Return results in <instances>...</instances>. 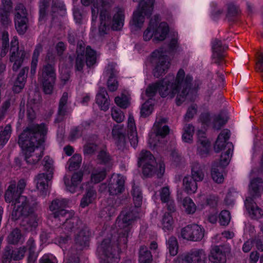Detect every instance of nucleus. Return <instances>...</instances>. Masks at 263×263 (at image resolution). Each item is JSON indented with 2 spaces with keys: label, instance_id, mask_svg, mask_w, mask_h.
Returning <instances> with one entry per match:
<instances>
[{
  "label": "nucleus",
  "instance_id": "1",
  "mask_svg": "<svg viewBox=\"0 0 263 263\" xmlns=\"http://www.w3.org/2000/svg\"><path fill=\"white\" fill-rule=\"evenodd\" d=\"M192 81V76L189 74L185 75L184 70L180 68L175 79L173 77V82L165 79L159 81L149 85L146 89L145 93L147 97H153L158 91L163 98L169 96L172 99L176 96V103L179 106L185 101L191 87L194 90H196L201 84L198 80H195L193 83Z\"/></svg>",
  "mask_w": 263,
  "mask_h": 263
},
{
  "label": "nucleus",
  "instance_id": "2",
  "mask_svg": "<svg viewBox=\"0 0 263 263\" xmlns=\"http://www.w3.org/2000/svg\"><path fill=\"white\" fill-rule=\"evenodd\" d=\"M129 232V227H126L119 234L117 237H115L112 240L105 238L102 241L98 248L99 251L102 254L100 263L118 262L119 253L127 248Z\"/></svg>",
  "mask_w": 263,
  "mask_h": 263
},
{
  "label": "nucleus",
  "instance_id": "3",
  "mask_svg": "<svg viewBox=\"0 0 263 263\" xmlns=\"http://www.w3.org/2000/svg\"><path fill=\"white\" fill-rule=\"evenodd\" d=\"M47 132L45 124L30 125L20 135L18 144L24 151L37 148L44 142Z\"/></svg>",
  "mask_w": 263,
  "mask_h": 263
},
{
  "label": "nucleus",
  "instance_id": "4",
  "mask_svg": "<svg viewBox=\"0 0 263 263\" xmlns=\"http://www.w3.org/2000/svg\"><path fill=\"white\" fill-rule=\"evenodd\" d=\"M138 167H142L143 175L150 177L156 174L158 178H161L165 172V165L163 161L157 163L152 153L148 151L142 150L138 158Z\"/></svg>",
  "mask_w": 263,
  "mask_h": 263
},
{
  "label": "nucleus",
  "instance_id": "5",
  "mask_svg": "<svg viewBox=\"0 0 263 263\" xmlns=\"http://www.w3.org/2000/svg\"><path fill=\"white\" fill-rule=\"evenodd\" d=\"M263 191V181L260 178L253 179L250 183L249 191L250 197L246 198L245 204L249 215L252 218H259L263 215L262 210L257 206L254 199L259 197Z\"/></svg>",
  "mask_w": 263,
  "mask_h": 263
},
{
  "label": "nucleus",
  "instance_id": "6",
  "mask_svg": "<svg viewBox=\"0 0 263 263\" xmlns=\"http://www.w3.org/2000/svg\"><path fill=\"white\" fill-rule=\"evenodd\" d=\"M159 16L156 15L154 19H151L149 26L143 33L144 41H149L153 35V40L162 41L165 38L169 32L168 26L166 23L162 22L158 26V22Z\"/></svg>",
  "mask_w": 263,
  "mask_h": 263
},
{
  "label": "nucleus",
  "instance_id": "7",
  "mask_svg": "<svg viewBox=\"0 0 263 263\" xmlns=\"http://www.w3.org/2000/svg\"><path fill=\"white\" fill-rule=\"evenodd\" d=\"M151 56L152 62L155 64L153 74L155 77L158 78L167 71L171 65L170 59L162 48L155 50Z\"/></svg>",
  "mask_w": 263,
  "mask_h": 263
},
{
  "label": "nucleus",
  "instance_id": "8",
  "mask_svg": "<svg viewBox=\"0 0 263 263\" xmlns=\"http://www.w3.org/2000/svg\"><path fill=\"white\" fill-rule=\"evenodd\" d=\"M43 165L45 173L39 174L36 177V187L43 194H46L48 188V182L51 180L53 174V160L49 156L43 159Z\"/></svg>",
  "mask_w": 263,
  "mask_h": 263
},
{
  "label": "nucleus",
  "instance_id": "9",
  "mask_svg": "<svg viewBox=\"0 0 263 263\" xmlns=\"http://www.w3.org/2000/svg\"><path fill=\"white\" fill-rule=\"evenodd\" d=\"M17 204H14L11 213L12 220L16 221L22 218L23 219L33 212L34 203H31L26 196L20 197Z\"/></svg>",
  "mask_w": 263,
  "mask_h": 263
},
{
  "label": "nucleus",
  "instance_id": "10",
  "mask_svg": "<svg viewBox=\"0 0 263 263\" xmlns=\"http://www.w3.org/2000/svg\"><path fill=\"white\" fill-rule=\"evenodd\" d=\"M148 1V4L145 0L141 1L139 3L138 10L133 14V24L139 28L144 22V16H150L154 9L155 0Z\"/></svg>",
  "mask_w": 263,
  "mask_h": 263
},
{
  "label": "nucleus",
  "instance_id": "11",
  "mask_svg": "<svg viewBox=\"0 0 263 263\" xmlns=\"http://www.w3.org/2000/svg\"><path fill=\"white\" fill-rule=\"evenodd\" d=\"M166 120L164 118L157 119L153 126L154 134L150 136L148 143L150 147L155 148L160 146L159 138H164L169 134L170 128L165 125Z\"/></svg>",
  "mask_w": 263,
  "mask_h": 263
},
{
  "label": "nucleus",
  "instance_id": "12",
  "mask_svg": "<svg viewBox=\"0 0 263 263\" xmlns=\"http://www.w3.org/2000/svg\"><path fill=\"white\" fill-rule=\"evenodd\" d=\"M206 255L203 249H194L189 252L179 255L175 263H205Z\"/></svg>",
  "mask_w": 263,
  "mask_h": 263
},
{
  "label": "nucleus",
  "instance_id": "13",
  "mask_svg": "<svg viewBox=\"0 0 263 263\" xmlns=\"http://www.w3.org/2000/svg\"><path fill=\"white\" fill-rule=\"evenodd\" d=\"M14 24L15 29L19 34H24L28 29V18L26 8L22 4L15 7Z\"/></svg>",
  "mask_w": 263,
  "mask_h": 263
},
{
  "label": "nucleus",
  "instance_id": "14",
  "mask_svg": "<svg viewBox=\"0 0 263 263\" xmlns=\"http://www.w3.org/2000/svg\"><path fill=\"white\" fill-rule=\"evenodd\" d=\"M18 49V42L17 39L13 38L11 42L10 49V61L14 62L12 66L13 71H17L21 67L26 55L24 50H19Z\"/></svg>",
  "mask_w": 263,
  "mask_h": 263
},
{
  "label": "nucleus",
  "instance_id": "15",
  "mask_svg": "<svg viewBox=\"0 0 263 263\" xmlns=\"http://www.w3.org/2000/svg\"><path fill=\"white\" fill-rule=\"evenodd\" d=\"M181 235L184 239L198 241L203 238L204 230L197 224H189L182 229Z\"/></svg>",
  "mask_w": 263,
  "mask_h": 263
},
{
  "label": "nucleus",
  "instance_id": "16",
  "mask_svg": "<svg viewBox=\"0 0 263 263\" xmlns=\"http://www.w3.org/2000/svg\"><path fill=\"white\" fill-rule=\"evenodd\" d=\"M112 1L102 0V4L100 8H97V10L95 8H92V20H94L95 17L96 18L97 16L96 14L98 13L99 10H100V22L111 24V17L110 13V8Z\"/></svg>",
  "mask_w": 263,
  "mask_h": 263
},
{
  "label": "nucleus",
  "instance_id": "17",
  "mask_svg": "<svg viewBox=\"0 0 263 263\" xmlns=\"http://www.w3.org/2000/svg\"><path fill=\"white\" fill-rule=\"evenodd\" d=\"M125 178L121 175H112L108 185V192L110 195H117L121 194L125 190Z\"/></svg>",
  "mask_w": 263,
  "mask_h": 263
},
{
  "label": "nucleus",
  "instance_id": "18",
  "mask_svg": "<svg viewBox=\"0 0 263 263\" xmlns=\"http://www.w3.org/2000/svg\"><path fill=\"white\" fill-rule=\"evenodd\" d=\"M112 136L116 141L118 149L124 152L127 149V144L125 137V130L122 125H115L112 129Z\"/></svg>",
  "mask_w": 263,
  "mask_h": 263
},
{
  "label": "nucleus",
  "instance_id": "19",
  "mask_svg": "<svg viewBox=\"0 0 263 263\" xmlns=\"http://www.w3.org/2000/svg\"><path fill=\"white\" fill-rule=\"evenodd\" d=\"M90 232L86 225L74 237V243L77 249L83 250L89 247Z\"/></svg>",
  "mask_w": 263,
  "mask_h": 263
},
{
  "label": "nucleus",
  "instance_id": "20",
  "mask_svg": "<svg viewBox=\"0 0 263 263\" xmlns=\"http://www.w3.org/2000/svg\"><path fill=\"white\" fill-rule=\"evenodd\" d=\"M140 210L133 206L125 207L121 213L122 222L127 226L132 225L140 218Z\"/></svg>",
  "mask_w": 263,
  "mask_h": 263
},
{
  "label": "nucleus",
  "instance_id": "21",
  "mask_svg": "<svg viewBox=\"0 0 263 263\" xmlns=\"http://www.w3.org/2000/svg\"><path fill=\"white\" fill-rule=\"evenodd\" d=\"M197 136V152L201 157H206L210 152V142L206 137L205 132L198 130Z\"/></svg>",
  "mask_w": 263,
  "mask_h": 263
},
{
  "label": "nucleus",
  "instance_id": "22",
  "mask_svg": "<svg viewBox=\"0 0 263 263\" xmlns=\"http://www.w3.org/2000/svg\"><path fill=\"white\" fill-rule=\"evenodd\" d=\"M83 176V173L79 171L74 173L71 177V180L66 176L64 177V183L67 190L71 193H75L78 187V185L81 182Z\"/></svg>",
  "mask_w": 263,
  "mask_h": 263
},
{
  "label": "nucleus",
  "instance_id": "23",
  "mask_svg": "<svg viewBox=\"0 0 263 263\" xmlns=\"http://www.w3.org/2000/svg\"><path fill=\"white\" fill-rule=\"evenodd\" d=\"M55 79L56 76L39 73L38 81L42 84L45 94L50 95L52 93Z\"/></svg>",
  "mask_w": 263,
  "mask_h": 263
},
{
  "label": "nucleus",
  "instance_id": "24",
  "mask_svg": "<svg viewBox=\"0 0 263 263\" xmlns=\"http://www.w3.org/2000/svg\"><path fill=\"white\" fill-rule=\"evenodd\" d=\"M228 47L223 45L221 41L217 39L212 42V49L213 51L212 58L215 59V63L219 65L220 61L222 60L224 55L223 52Z\"/></svg>",
  "mask_w": 263,
  "mask_h": 263
},
{
  "label": "nucleus",
  "instance_id": "25",
  "mask_svg": "<svg viewBox=\"0 0 263 263\" xmlns=\"http://www.w3.org/2000/svg\"><path fill=\"white\" fill-rule=\"evenodd\" d=\"M86 226L77 217H72L66 220L61 227L67 232L70 233L72 231L79 230L80 231Z\"/></svg>",
  "mask_w": 263,
  "mask_h": 263
},
{
  "label": "nucleus",
  "instance_id": "26",
  "mask_svg": "<svg viewBox=\"0 0 263 263\" xmlns=\"http://www.w3.org/2000/svg\"><path fill=\"white\" fill-rule=\"evenodd\" d=\"M209 260L214 263H226V255L222 246H215L211 250Z\"/></svg>",
  "mask_w": 263,
  "mask_h": 263
},
{
  "label": "nucleus",
  "instance_id": "27",
  "mask_svg": "<svg viewBox=\"0 0 263 263\" xmlns=\"http://www.w3.org/2000/svg\"><path fill=\"white\" fill-rule=\"evenodd\" d=\"M230 137V131L224 129L220 133L214 146L215 151L218 153L224 148H228L227 141Z\"/></svg>",
  "mask_w": 263,
  "mask_h": 263
},
{
  "label": "nucleus",
  "instance_id": "28",
  "mask_svg": "<svg viewBox=\"0 0 263 263\" xmlns=\"http://www.w3.org/2000/svg\"><path fill=\"white\" fill-rule=\"evenodd\" d=\"M21 195L16 189L15 182H12L9 185L5 193V200L7 203L13 202L14 204H16L18 202V199L23 197Z\"/></svg>",
  "mask_w": 263,
  "mask_h": 263
},
{
  "label": "nucleus",
  "instance_id": "29",
  "mask_svg": "<svg viewBox=\"0 0 263 263\" xmlns=\"http://www.w3.org/2000/svg\"><path fill=\"white\" fill-rule=\"evenodd\" d=\"M96 103L100 107L101 110L106 111L108 109L110 100L105 88H100L99 91L96 95Z\"/></svg>",
  "mask_w": 263,
  "mask_h": 263
},
{
  "label": "nucleus",
  "instance_id": "30",
  "mask_svg": "<svg viewBox=\"0 0 263 263\" xmlns=\"http://www.w3.org/2000/svg\"><path fill=\"white\" fill-rule=\"evenodd\" d=\"M13 6L0 5V24L5 28L11 25L10 15Z\"/></svg>",
  "mask_w": 263,
  "mask_h": 263
},
{
  "label": "nucleus",
  "instance_id": "31",
  "mask_svg": "<svg viewBox=\"0 0 263 263\" xmlns=\"http://www.w3.org/2000/svg\"><path fill=\"white\" fill-rule=\"evenodd\" d=\"M71 239V234L66 232L61 227L55 229V237L53 242L60 246L67 243Z\"/></svg>",
  "mask_w": 263,
  "mask_h": 263
},
{
  "label": "nucleus",
  "instance_id": "32",
  "mask_svg": "<svg viewBox=\"0 0 263 263\" xmlns=\"http://www.w3.org/2000/svg\"><path fill=\"white\" fill-rule=\"evenodd\" d=\"M24 159L27 163L34 164L36 163L43 155V149L38 148L30 151L26 150Z\"/></svg>",
  "mask_w": 263,
  "mask_h": 263
},
{
  "label": "nucleus",
  "instance_id": "33",
  "mask_svg": "<svg viewBox=\"0 0 263 263\" xmlns=\"http://www.w3.org/2000/svg\"><path fill=\"white\" fill-rule=\"evenodd\" d=\"M68 98V93L64 92L63 93L59 102L57 118L55 119V121L57 122H60L62 121L64 119V116L67 114V111L66 104L67 103Z\"/></svg>",
  "mask_w": 263,
  "mask_h": 263
},
{
  "label": "nucleus",
  "instance_id": "34",
  "mask_svg": "<svg viewBox=\"0 0 263 263\" xmlns=\"http://www.w3.org/2000/svg\"><path fill=\"white\" fill-rule=\"evenodd\" d=\"M193 180L197 182L202 181L204 178V167L198 162H194L191 165V176Z\"/></svg>",
  "mask_w": 263,
  "mask_h": 263
},
{
  "label": "nucleus",
  "instance_id": "35",
  "mask_svg": "<svg viewBox=\"0 0 263 263\" xmlns=\"http://www.w3.org/2000/svg\"><path fill=\"white\" fill-rule=\"evenodd\" d=\"M37 216L34 213L31 214L28 217H25L21 223V225L24 227L27 231H31L35 229L38 225Z\"/></svg>",
  "mask_w": 263,
  "mask_h": 263
},
{
  "label": "nucleus",
  "instance_id": "36",
  "mask_svg": "<svg viewBox=\"0 0 263 263\" xmlns=\"http://www.w3.org/2000/svg\"><path fill=\"white\" fill-rule=\"evenodd\" d=\"M97 197V193L93 187H89L86 190V193L83 195L80 202V206L84 208L92 203Z\"/></svg>",
  "mask_w": 263,
  "mask_h": 263
},
{
  "label": "nucleus",
  "instance_id": "37",
  "mask_svg": "<svg viewBox=\"0 0 263 263\" xmlns=\"http://www.w3.org/2000/svg\"><path fill=\"white\" fill-rule=\"evenodd\" d=\"M124 14L123 10L121 8H118V11L114 14L112 18V29L114 30H120L124 25Z\"/></svg>",
  "mask_w": 263,
  "mask_h": 263
},
{
  "label": "nucleus",
  "instance_id": "38",
  "mask_svg": "<svg viewBox=\"0 0 263 263\" xmlns=\"http://www.w3.org/2000/svg\"><path fill=\"white\" fill-rule=\"evenodd\" d=\"M107 205L105 207L106 212L108 211V214L109 216L115 213L116 209L119 207L121 204V200L116 197H112L107 198Z\"/></svg>",
  "mask_w": 263,
  "mask_h": 263
},
{
  "label": "nucleus",
  "instance_id": "39",
  "mask_svg": "<svg viewBox=\"0 0 263 263\" xmlns=\"http://www.w3.org/2000/svg\"><path fill=\"white\" fill-rule=\"evenodd\" d=\"M51 13L53 21L54 17L57 16V14L60 16L64 15L66 14V8L65 5L59 0H52Z\"/></svg>",
  "mask_w": 263,
  "mask_h": 263
},
{
  "label": "nucleus",
  "instance_id": "40",
  "mask_svg": "<svg viewBox=\"0 0 263 263\" xmlns=\"http://www.w3.org/2000/svg\"><path fill=\"white\" fill-rule=\"evenodd\" d=\"M224 169L222 166H219L217 162H215L212 166L211 176L213 180L217 183L223 182L224 177L223 172Z\"/></svg>",
  "mask_w": 263,
  "mask_h": 263
},
{
  "label": "nucleus",
  "instance_id": "41",
  "mask_svg": "<svg viewBox=\"0 0 263 263\" xmlns=\"http://www.w3.org/2000/svg\"><path fill=\"white\" fill-rule=\"evenodd\" d=\"M197 182L189 176L184 177L183 179L184 191L189 194L195 193L197 189Z\"/></svg>",
  "mask_w": 263,
  "mask_h": 263
},
{
  "label": "nucleus",
  "instance_id": "42",
  "mask_svg": "<svg viewBox=\"0 0 263 263\" xmlns=\"http://www.w3.org/2000/svg\"><path fill=\"white\" fill-rule=\"evenodd\" d=\"M227 147L228 149L224 153L221 155L220 161L217 162L218 166H222L223 169L229 164L233 150V145L232 143H228Z\"/></svg>",
  "mask_w": 263,
  "mask_h": 263
},
{
  "label": "nucleus",
  "instance_id": "43",
  "mask_svg": "<svg viewBox=\"0 0 263 263\" xmlns=\"http://www.w3.org/2000/svg\"><path fill=\"white\" fill-rule=\"evenodd\" d=\"M42 50L43 45L40 43L37 44L33 51L31 64L30 73L32 76H34L36 72V69L38 63V58Z\"/></svg>",
  "mask_w": 263,
  "mask_h": 263
},
{
  "label": "nucleus",
  "instance_id": "44",
  "mask_svg": "<svg viewBox=\"0 0 263 263\" xmlns=\"http://www.w3.org/2000/svg\"><path fill=\"white\" fill-rule=\"evenodd\" d=\"M11 132L10 124H7L5 127L0 126V148L3 147L7 143L10 137Z\"/></svg>",
  "mask_w": 263,
  "mask_h": 263
},
{
  "label": "nucleus",
  "instance_id": "45",
  "mask_svg": "<svg viewBox=\"0 0 263 263\" xmlns=\"http://www.w3.org/2000/svg\"><path fill=\"white\" fill-rule=\"evenodd\" d=\"M153 256L151 252L145 246H141L139 251V263H151Z\"/></svg>",
  "mask_w": 263,
  "mask_h": 263
},
{
  "label": "nucleus",
  "instance_id": "46",
  "mask_svg": "<svg viewBox=\"0 0 263 263\" xmlns=\"http://www.w3.org/2000/svg\"><path fill=\"white\" fill-rule=\"evenodd\" d=\"M134 207L140 209L142 202V194L141 191L138 186L134 185L132 190Z\"/></svg>",
  "mask_w": 263,
  "mask_h": 263
},
{
  "label": "nucleus",
  "instance_id": "47",
  "mask_svg": "<svg viewBox=\"0 0 263 263\" xmlns=\"http://www.w3.org/2000/svg\"><path fill=\"white\" fill-rule=\"evenodd\" d=\"M22 238L21 230L18 228L14 229L7 236V241L9 244L16 245L18 243Z\"/></svg>",
  "mask_w": 263,
  "mask_h": 263
},
{
  "label": "nucleus",
  "instance_id": "48",
  "mask_svg": "<svg viewBox=\"0 0 263 263\" xmlns=\"http://www.w3.org/2000/svg\"><path fill=\"white\" fill-rule=\"evenodd\" d=\"M85 53L86 64L88 67H90L96 63V52L92 49L90 46H87L86 48Z\"/></svg>",
  "mask_w": 263,
  "mask_h": 263
},
{
  "label": "nucleus",
  "instance_id": "49",
  "mask_svg": "<svg viewBox=\"0 0 263 263\" xmlns=\"http://www.w3.org/2000/svg\"><path fill=\"white\" fill-rule=\"evenodd\" d=\"M167 248L171 256H175L178 252V243L177 238L174 236H171L166 241Z\"/></svg>",
  "mask_w": 263,
  "mask_h": 263
},
{
  "label": "nucleus",
  "instance_id": "50",
  "mask_svg": "<svg viewBox=\"0 0 263 263\" xmlns=\"http://www.w3.org/2000/svg\"><path fill=\"white\" fill-rule=\"evenodd\" d=\"M82 157L80 155L76 154L70 158L67 163L68 164V170L70 171H73L78 170L81 165Z\"/></svg>",
  "mask_w": 263,
  "mask_h": 263
},
{
  "label": "nucleus",
  "instance_id": "51",
  "mask_svg": "<svg viewBox=\"0 0 263 263\" xmlns=\"http://www.w3.org/2000/svg\"><path fill=\"white\" fill-rule=\"evenodd\" d=\"M228 117L227 115L224 112H221L214 118L213 128L217 130L220 129L226 123Z\"/></svg>",
  "mask_w": 263,
  "mask_h": 263
},
{
  "label": "nucleus",
  "instance_id": "52",
  "mask_svg": "<svg viewBox=\"0 0 263 263\" xmlns=\"http://www.w3.org/2000/svg\"><path fill=\"white\" fill-rule=\"evenodd\" d=\"M67 200L65 199H55L52 201L49 206V209L52 211V213H53L65 209L67 205Z\"/></svg>",
  "mask_w": 263,
  "mask_h": 263
},
{
  "label": "nucleus",
  "instance_id": "53",
  "mask_svg": "<svg viewBox=\"0 0 263 263\" xmlns=\"http://www.w3.org/2000/svg\"><path fill=\"white\" fill-rule=\"evenodd\" d=\"M162 224L164 230H171L173 228L174 220L170 213H165L162 218Z\"/></svg>",
  "mask_w": 263,
  "mask_h": 263
},
{
  "label": "nucleus",
  "instance_id": "54",
  "mask_svg": "<svg viewBox=\"0 0 263 263\" xmlns=\"http://www.w3.org/2000/svg\"><path fill=\"white\" fill-rule=\"evenodd\" d=\"M183 206L185 212L189 214H193L196 210V206L189 197H185L183 200Z\"/></svg>",
  "mask_w": 263,
  "mask_h": 263
},
{
  "label": "nucleus",
  "instance_id": "55",
  "mask_svg": "<svg viewBox=\"0 0 263 263\" xmlns=\"http://www.w3.org/2000/svg\"><path fill=\"white\" fill-rule=\"evenodd\" d=\"M154 109L153 105L149 100L144 103L141 107L140 115L143 118L149 116Z\"/></svg>",
  "mask_w": 263,
  "mask_h": 263
},
{
  "label": "nucleus",
  "instance_id": "56",
  "mask_svg": "<svg viewBox=\"0 0 263 263\" xmlns=\"http://www.w3.org/2000/svg\"><path fill=\"white\" fill-rule=\"evenodd\" d=\"M9 46L8 34L7 32L3 33L2 39V49L0 51V56L1 58L5 57L8 52V47Z\"/></svg>",
  "mask_w": 263,
  "mask_h": 263
},
{
  "label": "nucleus",
  "instance_id": "57",
  "mask_svg": "<svg viewBox=\"0 0 263 263\" xmlns=\"http://www.w3.org/2000/svg\"><path fill=\"white\" fill-rule=\"evenodd\" d=\"M50 216L55 219L58 218L60 220H64V219H65L66 220L70 218L71 214L65 210V209H63L61 210L52 213L50 215Z\"/></svg>",
  "mask_w": 263,
  "mask_h": 263
},
{
  "label": "nucleus",
  "instance_id": "58",
  "mask_svg": "<svg viewBox=\"0 0 263 263\" xmlns=\"http://www.w3.org/2000/svg\"><path fill=\"white\" fill-rule=\"evenodd\" d=\"M97 158L101 164H109L111 160V157L105 150L103 149L99 152Z\"/></svg>",
  "mask_w": 263,
  "mask_h": 263
},
{
  "label": "nucleus",
  "instance_id": "59",
  "mask_svg": "<svg viewBox=\"0 0 263 263\" xmlns=\"http://www.w3.org/2000/svg\"><path fill=\"white\" fill-rule=\"evenodd\" d=\"M111 115L113 120L117 123H121L123 121L125 118L122 111L117 108H112L111 109Z\"/></svg>",
  "mask_w": 263,
  "mask_h": 263
},
{
  "label": "nucleus",
  "instance_id": "60",
  "mask_svg": "<svg viewBox=\"0 0 263 263\" xmlns=\"http://www.w3.org/2000/svg\"><path fill=\"white\" fill-rule=\"evenodd\" d=\"M116 104L122 108L125 109L129 105V102L127 97L124 95H122L121 97H116L115 99Z\"/></svg>",
  "mask_w": 263,
  "mask_h": 263
},
{
  "label": "nucleus",
  "instance_id": "61",
  "mask_svg": "<svg viewBox=\"0 0 263 263\" xmlns=\"http://www.w3.org/2000/svg\"><path fill=\"white\" fill-rule=\"evenodd\" d=\"M86 63L85 57L83 55H77L75 61V70L83 72V67Z\"/></svg>",
  "mask_w": 263,
  "mask_h": 263
},
{
  "label": "nucleus",
  "instance_id": "62",
  "mask_svg": "<svg viewBox=\"0 0 263 263\" xmlns=\"http://www.w3.org/2000/svg\"><path fill=\"white\" fill-rule=\"evenodd\" d=\"M49 0H43L40 5L39 21H42L46 16V10L49 6Z\"/></svg>",
  "mask_w": 263,
  "mask_h": 263
},
{
  "label": "nucleus",
  "instance_id": "63",
  "mask_svg": "<svg viewBox=\"0 0 263 263\" xmlns=\"http://www.w3.org/2000/svg\"><path fill=\"white\" fill-rule=\"evenodd\" d=\"M219 223L221 226H227L229 224L230 219V213L227 210L222 211L219 216Z\"/></svg>",
  "mask_w": 263,
  "mask_h": 263
},
{
  "label": "nucleus",
  "instance_id": "64",
  "mask_svg": "<svg viewBox=\"0 0 263 263\" xmlns=\"http://www.w3.org/2000/svg\"><path fill=\"white\" fill-rule=\"evenodd\" d=\"M98 145L93 143L88 142L86 143L83 148L84 153L85 155H90L95 154L97 150Z\"/></svg>",
  "mask_w": 263,
  "mask_h": 263
}]
</instances>
